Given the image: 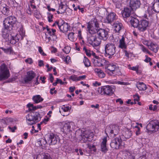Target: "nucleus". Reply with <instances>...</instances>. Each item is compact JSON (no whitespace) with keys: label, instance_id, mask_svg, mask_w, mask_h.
Returning a JSON list of instances; mask_svg holds the SVG:
<instances>
[{"label":"nucleus","instance_id":"nucleus-1","mask_svg":"<svg viewBox=\"0 0 159 159\" xmlns=\"http://www.w3.org/2000/svg\"><path fill=\"white\" fill-rule=\"evenodd\" d=\"M26 118L28 124L31 125L40 121L41 117L39 112H31L26 116Z\"/></svg>","mask_w":159,"mask_h":159},{"label":"nucleus","instance_id":"nucleus-2","mask_svg":"<svg viewBox=\"0 0 159 159\" xmlns=\"http://www.w3.org/2000/svg\"><path fill=\"white\" fill-rule=\"evenodd\" d=\"M115 90L114 85H106L98 89L97 91L101 95L110 96L114 93Z\"/></svg>","mask_w":159,"mask_h":159},{"label":"nucleus","instance_id":"nucleus-3","mask_svg":"<svg viewBox=\"0 0 159 159\" xmlns=\"http://www.w3.org/2000/svg\"><path fill=\"white\" fill-rule=\"evenodd\" d=\"M89 30V37L88 38V41L89 43L93 47H97L100 44L101 41L97 38L95 31L96 30H93L91 28Z\"/></svg>","mask_w":159,"mask_h":159},{"label":"nucleus","instance_id":"nucleus-4","mask_svg":"<svg viewBox=\"0 0 159 159\" xmlns=\"http://www.w3.org/2000/svg\"><path fill=\"white\" fill-rule=\"evenodd\" d=\"M9 70L7 66L3 63L0 66V81L8 79L10 76Z\"/></svg>","mask_w":159,"mask_h":159},{"label":"nucleus","instance_id":"nucleus-5","mask_svg":"<svg viewBox=\"0 0 159 159\" xmlns=\"http://www.w3.org/2000/svg\"><path fill=\"white\" fill-rule=\"evenodd\" d=\"M16 18L14 16H10L6 18L3 22L4 26L6 27H9L10 29H12L14 25L17 22Z\"/></svg>","mask_w":159,"mask_h":159},{"label":"nucleus","instance_id":"nucleus-6","mask_svg":"<svg viewBox=\"0 0 159 159\" xmlns=\"http://www.w3.org/2000/svg\"><path fill=\"white\" fill-rule=\"evenodd\" d=\"M116 48L115 45L111 43H108L105 45V52L109 56V58H111V56L115 53Z\"/></svg>","mask_w":159,"mask_h":159},{"label":"nucleus","instance_id":"nucleus-7","mask_svg":"<svg viewBox=\"0 0 159 159\" xmlns=\"http://www.w3.org/2000/svg\"><path fill=\"white\" fill-rule=\"evenodd\" d=\"M146 129L148 132L157 131L159 129V122L157 120L151 122L148 124Z\"/></svg>","mask_w":159,"mask_h":159},{"label":"nucleus","instance_id":"nucleus-8","mask_svg":"<svg viewBox=\"0 0 159 159\" xmlns=\"http://www.w3.org/2000/svg\"><path fill=\"white\" fill-rule=\"evenodd\" d=\"M119 131V126L116 125H110L107 126L105 130L106 132H107L114 136L118 134Z\"/></svg>","mask_w":159,"mask_h":159},{"label":"nucleus","instance_id":"nucleus-9","mask_svg":"<svg viewBox=\"0 0 159 159\" xmlns=\"http://www.w3.org/2000/svg\"><path fill=\"white\" fill-rule=\"evenodd\" d=\"M122 141L121 137H116L112 140L110 144V146L114 149H119L121 145Z\"/></svg>","mask_w":159,"mask_h":159},{"label":"nucleus","instance_id":"nucleus-10","mask_svg":"<svg viewBox=\"0 0 159 159\" xmlns=\"http://www.w3.org/2000/svg\"><path fill=\"white\" fill-rule=\"evenodd\" d=\"M57 25L61 31L63 32H67L70 29V26L67 23L64 22L63 24H60L58 21H56L52 25V26Z\"/></svg>","mask_w":159,"mask_h":159},{"label":"nucleus","instance_id":"nucleus-11","mask_svg":"<svg viewBox=\"0 0 159 159\" xmlns=\"http://www.w3.org/2000/svg\"><path fill=\"white\" fill-rule=\"evenodd\" d=\"M80 137L82 142L86 143L91 141L93 136L92 134H89L88 131H85L80 135Z\"/></svg>","mask_w":159,"mask_h":159},{"label":"nucleus","instance_id":"nucleus-12","mask_svg":"<svg viewBox=\"0 0 159 159\" xmlns=\"http://www.w3.org/2000/svg\"><path fill=\"white\" fill-rule=\"evenodd\" d=\"M98 36L100 39L103 40H106L108 37V32L106 30L102 29L99 28L96 32Z\"/></svg>","mask_w":159,"mask_h":159},{"label":"nucleus","instance_id":"nucleus-13","mask_svg":"<svg viewBox=\"0 0 159 159\" xmlns=\"http://www.w3.org/2000/svg\"><path fill=\"white\" fill-rule=\"evenodd\" d=\"M87 28L89 33V30L91 29V28H93V30H96L95 31V33H96L98 30H99L100 28L99 25L98 20L94 18L91 21V23H89L87 26Z\"/></svg>","mask_w":159,"mask_h":159},{"label":"nucleus","instance_id":"nucleus-14","mask_svg":"<svg viewBox=\"0 0 159 159\" xmlns=\"http://www.w3.org/2000/svg\"><path fill=\"white\" fill-rule=\"evenodd\" d=\"M148 21L146 20H143L139 21L138 28V30L140 32H144L146 30L148 26Z\"/></svg>","mask_w":159,"mask_h":159},{"label":"nucleus","instance_id":"nucleus-15","mask_svg":"<svg viewBox=\"0 0 159 159\" xmlns=\"http://www.w3.org/2000/svg\"><path fill=\"white\" fill-rule=\"evenodd\" d=\"M74 125V123L72 122H66L63 125L62 131L65 133L67 134L71 131V128Z\"/></svg>","mask_w":159,"mask_h":159},{"label":"nucleus","instance_id":"nucleus-16","mask_svg":"<svg viewBox=\"0 0 159 159\" xmlns=\"http://www.w3.org/2000/svg\"><path fill=\"white\" fill-rule=\"evenodd\" d=\"M105 66V69H107V70H106V71L108 74H109L108 71L113 74V72L117 68V66L116 64L113 63H109V62L107 61Z\"/></svg>","mask_w":159,"mask_h":159},{"label":"nucleus","instance_id":"nucleus-17","mask_svg":"<svg viewBox=\"0 0 159 159\" xmlns=\"http://www.w3.org/2000/svg\"><path fill=\"white\" fill-rule=\"evenodd\" d=\"M35 74L33 71H30L27 72V75L24 78V81L25 83H28L32 80L35 77Z\"/></svg>","mask_w":159,"mask_h":159},{"label":"nucleus","instance_id":"nucleus-18","mask_svg":"<svg viewBox=\"0 0 159 159\" xmlns=\"http://www.w3.org/2000/svg\"><path fill=\"white\" fill-rule=\"evenodd\" d=\"M141 5L140 0H130L129 7L133 10H136L139 8Z\"/></svg>","mask_w":159,"mask_h":159},{"label":"nucleus","instance_id":"nucleus-19","mask_svg":"<svg viewBox=\"0 0 159 159\" xmlns=\"http://www.w3.org/2000/svg\"><path fill=\"white\" fill-rule=\"evenodd\" d=\"M116 19V14L114 12H111L107 16L105 20V22L111 24Z\"/></svg>","mask_w":159,"mask_h":159},{"label":"nucleus","instance_id":"nucleus-20","mask_svg":"<svg viewBox=\"0 0 159 159\" xmlns=\"http://www.w3.org/2000/svg\"><path fill=\"white\" fill-rule=\"evenodd\" d=\"M133 10L129 7L124 8L122 11V14L124 18H127L129 17Z\"/></svg>","mask_w":159,"mask_h":159},{"label":"nucleus","instance_id":"nucleus-21","mask_svg":"<svg viewBox=\"0 0 159 159\" xmlns=\"http://www.w3.org/2000/svg\"><path fill=\"white\" fill-rule=\"evenodd\" d=\"M58 141V138L53 134L52 133L49 135L48 142L50 145H55Z\"/></svg>","mask_w":159,"mask_h":159},{"label":"nucleus","instance_id":"nucleus-22","mask_svg":"<svg viewBox=\"0 0 159 159\" xmlns=\"http://www.w3.org/2000/svg\"><path fill=\"white\" fill-rule=\"evenodd\" d=\"M132 135V133L131 130L130 129H125V132L123 133L121 138L122 139V140L125 141L126 139H128L130 138Z\"/></svg>","mask_w":159,"mask_h":159},{"label":"nucleus","instance_id":"nucleus-23","mask_svg":"<svg viewBox=\"0 0 159 159\" xmlns=\"http://www.w3.org/2000/svg\"><path fill=\"white\" fill-rule=\"evenodd\" d=\"M67 6L66 4L62 2H61L59 4L58 11H57L58 14H63L64 13L66 9Z\"/></svg>","mask_w":159,"mask_h":159},{"label":"nucleus","instance_id":"nucleus-24","mask_svg":"<svg viewBox=\"0 0 159 159\" xmlns=\"http://www.w3.org/2000/svg\"><path fill=\"white\" fill-rule=\"evenodd\" d=\"M107 141V138L106 137H105L102 139V142L101 143V151L104 153H106L108 151L106 146Z\"/></svg>","mask_w":159,"mask_h":159},{"label":"nucleus","instance_id":"nucleus-25","mask_svg":"<svg viewBox=\"0 0 159 159\" xmlns=\"http://www.w3.org/2000/svg\"><path fill=\"white\" fill-rule=\"evenodd\" d=\"M12 29H9V27H6L4 26V28L3 29L2 32V36L5 39H7L9 37L10 31Z\"/></svg>","mask_w":159,"mask_h":159},{"label":"nucleus","instance_id":"nucleus-26","mask_svg":"<svg viewBox=\"0 0 159 159\" xmlns=\"http://www.w3.org/2000/svg\"><path fill=\"white\" fill-rule=\"evenodd\" d=\"M129 19L132 25L134 28H138L139 23V20L132 16L130 17Z\"/></svg>","mask_w":159,"mask_h":159},{"label":"nucleus","instance_id":"nucleus-27","mask_svg":"<svg viewBox=\"0 0 159 159\" xmlns=\"http://www.w3.org/2000/svg\"><path fill=\"white\" fill-rule=\"evenodd\" d=\"M107 61L104 59H97L94 60V64L98 66L105 65Z\"/></svg>","mask_w":159,"mask_h":159},{"label":"nucleus","instance_id":"nucleus-28","mask_svg":"<svg viewBox=\"0 0 159 159\" xmlns=\"http://www.w3.org/2000/svg\"><path fill=\"white\" fill-rule=\"evenodd\" d=\"M147 46L149 49L154 52L156 53L158 51V47L156 44L151 42L149 44H147Z\"/></svg>","mask_w":159,"mask_h":159},{"label":"nucleus","instance_id":"nucleus-29","mask_svg":"<svg viewBox=\"0 0 159 159\" xmlns=\"http://www.w3.org/2000/svg\"><path fill=\"white\" fill-rule=\"evenodd\" d=\"M112 26L116 32H119L123 27L121 23H114Z\"/></svg>","mask_w":159,"mask_h":159},{"label":"nucleus","instance_id":"nucleus-30","mask_svg":"<svg viewBox=\"0 0 159 159\" xmlns=\"http://www.w3.org/2000/svg\"><path fill=\"white\" fill-rule=\"evenodd\" d=\"M47 143V142L45 139L41 138L36 142V144L38 147L44 146Z\"/></svg>","mask_w":159,"mask_h":159},{"label":"nucleus","instance_id":"nucleus-31","mask_svg":"<svg viewBox=\"0 0 159 159\" xmlns=\"http://www.w3.org/2000/svg\"><path fill=\"white\" fill-rule=\"evenodd\" d=\"M95 72L96 73L99 77L102 78L105 77V75L103 71L100 69L95 68L94 70Z\"/></svg>","mask_w":159,"mask_h":159},{"label":"nucleus","instance_id":"nucleus-32","mask_svg":"<svg viewBox=\"0 0 159 159\" xmlns=\"http://www.w3.org/2000/svg\"><path fill=\"white\" fill-rule=\"evenodd\" d=\"M136 87L140 90H144L147 89L146 85L143 82H139L136 84Z\"/></svg>","mask_w":159,"mask_h":159},{"label":"nucleus","instance_id":"nucleus-33","mask_svg":"<svg viewBox=\"0 0 159 159\" xmlns=\"http://www.w3.org/2000/svg\"><path fill=\"white\" fill-rule=\"evenodd\" d=\"M33 100L36 103H38L43 101V99L40 95H37L34 96Z\"/></svg>","mask_w":159,"mask_h":159},{"label":"nucleus","instance_id":"nucleus-34","mask_svg":"<svg viewBox=\"0 0 159 159\" xmlns=\"http://www.w3.org/2000/svg\"><path fill=\"white\" fill-rule=\"evenodd\" d=\"M126 47V45L125 42V38L124 37L122 36V38L120 40L119 47L122 49H125Z\"/></svg>","mask_w":159,"mask_h":159},{"label":"nucleus","instance_id":"nucleus-35","mask_svg":"<svg viewBox=\"0 0 159 159\" xmlns=\"http://www.w3.org/2000/svg\"><path fill=\"white\" fill-rule=\"evenodd\" d=\"M17 24L18 25H19L20 26L19 34L21 37V39H22L23 36L25 35V31L23 30V26H22L21 24L19 23H17Z\"/></svg>","mask_w":159,"mask_h":159},{"label":"nucleus","instance_id":"nucleus-36","mask_svg":"<svg viewBox=\"0 0 159 159\" xmlns=\"http://www.w3.org/2000/svg\"><path fill=\"white\" fill-rule=\"evenodd\" d=\"M152 9L156 12H159V2H156L154 3L152 6Z\"/></svg>","mask_w":159,"mask_h":159},{"label":"nucleus","instance_id":"nucleus-37","mask_svg":"<svg viewBox=\"0 0 159 159\" xmlns=\"http://www.w3.org/2000/svg\"><path fill=\"white\" fill-rule=\"evenodd\" d=\"M1 11L2 13L4 15L7 14L9 12V7L6 5L3 6Z\"/></svg>","mask_w":159,"mask_h":159},{"label":"nucleus","instance_id":"nucleus-38","mask_svg":"<svg viewBox=\"0 0 159 159\" xmlns=\"http://www.w3.org/2000/svg\"><path fill=\"white\" fill-rule=\"evenodd\" d=\"M56 30L55 29H52L51 31L50 30L48 32V34L51 36H54L55 38L53 39V40H56L57 39L56 36L55 35V32Z\"/></svg>","mask_w":159,"mask_h":159},{"label":"nucleus","instance_id":"nucleus-39","mask_svg":"<svg viewBox=\"0 0 159 159\" xmlns=\"http://www.w3.org/2000/svg\"><path fill=\"white\" fill-rule=\"evenodd\" d=\"M74 33L71 32V33H70L68 34V38L71 41H74L75 39L74 36Z\"/></svg>","mask_w":159,"mask_h":159},{"label":"nucleus","instance_id":"nucleus-40","mask_svg":"<svg viewBox=\"0 0 159 159\" xmlns=\"http://www.w3.org/2000/svg\"><path fill=\"white\" fill-rule=\"evenodd\" d=\"M84 63L86 67H89L90 65V62L88 58L84 57Z\"/></svg>","mask_w":159,"mask_h":159},{"label":"nucleus","instance_id":"nucleus-41","mask_svg":"<svg viewBox=\"0 0 159 159\" xmlns=\"http://www.w3.org/2000/svg\"><path fill=\"white\" fill-rule=\"evenodd\" d=\"M61 109L64 112H67L70 111L71 109V107L69 106H65V105H63Z\"/></svg>","mask_w":159,"mask_h":159},{"label":"nucleus","instance_id":"nucleus-42","mask_svg":"<svg viewBox=\"0 0 159 159\" xmlns=\"http://www.w3.org/2000/svg\"><path fill=\"white\" fill-rule=\"evenodd\" d=\"M83 49L87 56L90 57L91 56V53L90 50L87 49L85 47H84Z\"/></svg>","mask_w":159,"mask_h":159},{"label":"nucleus","instance_id":"nucleus-43","mask_svg":"<svg viewBox=\"0 0 159 159\" xmlns=\"http://www.w3.org/2000/svg\"><path fill=\"white\" fill-rule=\"evenodd\" d=\"M70 79L72 80L73 81H78V76L75 75H71L69 78Z\"/></svg>","mask_w":159,"mask_h":159},{"label":"nucleus","instance_id":"nucleus-44","mask_svg":"<svg viewBox=\"0 0 159 159\" xmlns=\"http://www.w3.org/2000/svg\"><path fill=\"white\" fill-rule=\"evenodd\" d=\"M18 42L17 40L15 39V38L14 36H11V39L10 40V43L12 44H15L16 42Z\"/></svg>","mask_w":159,"mask_h":159},{"label":"nucleus","instance_id":"nucleus-45","mask_svg":"<svg viewBox=\"0 0 159 159\" xmlns=\"http://www.w3.org/2000/svg\"><path fill=\"white\" fill-rule=\"evenodd\" d=\"M157 109V106L156 105H153L152 104H151L149 106V109L150 110L155 111Z\"/></svg>","mask_w":159,"mask_h":159},{"label":"nucleus","instance_id":"nucleus-46","mask_svg":"<svg viewBox=\"0 0 159 159\" xmlns=\"http://www.w3.org/2000/svg\"><path fill=\"white\" fill-rule=\"evenodd\" d=\"M47 14L48 15V21L49 22L52 21V19L53 18V15L49 12H48Z\"/></svg>","mask_w":159,"mask_h":159},{"label":"nucleus","instance_id":"nucleus-47","mask_svg":"<svg viewBox=\"0 0 159 159\" xmlns=\"http://www.w3.org/2000/svg\"><path fill=\"white\" fill-rule=\"evenodd\" d=\"M70 50V48L69 46L65 47L63 50V51L66 54L69 53Z\"/></svg>","mask_w":159,"mask_h":159},{"label":"nucleus","instance_id":"nucleus-48","mask_svg":"<svg viewBox=\"0 0 159 159\" xmlns=\"http://www.w3.org/2000/svg\"><path fill=\"white\" fill-rule=\"evenodd\" d=\"M27 106L29 108L30 111H32L33 110L34 105L33 104L30 103L27 105Z\"/></svg>","mask_w":159,"mask_h":159},{"label":"nucleus","instance_id":"nucleus-49","mask_svg":"<svg viewBox=\"0 0 159 159\" xmlns=\"http://www.w3.org/2000/svg\"><path fill=\"white\" fill-rule=\"evenodd\" d=\"M0 49H2L5 52L7 53L9 52H11V48H8L5 49L2 47H1Z\"/></svg>","mask_w":159,"mask_h":159},{"label":"nucleus","instance_id":"nucleus-50","mask_svg":"<svg viewBox=\"0 0 159 159\" xmlns=\"http://www.w3.org/2000/svg\"><path fill=\"white\" fill-rule=\"evenodd\" d=\"M39 53L43 56H45L46 55V54L43 52V50H42L41 47H39Z\"/></svg>","mask_w":159,"mask_h":159},{"label":"nucleus","instance_id":"nucleus-51","mask_svg":"<svg viewBox=\"0 0 159 159\" xmlns=\"http://www.w3.org/2000/svg\"><path fill=\"white\" fill-rule=\"evenodd\" d=\"M86 76L85 75H81L79 76H78V81L81 80L85 79L86 78Z\"/></svg>","mask_w":159,"mask_h":159},{"label":"nucleus","instance_id":"nucleus-52","mask_svg":"<svg viewBox=\"0 0 159 159\" xmlns=\"http://www.w3.org/2000/svg\"><path fill=\"white\" fill-rule=\"evenodd\" d=\"M133 96L135 101H136L137 102H138L139 101V95L138 94L134 95Z\"/></svg>","mask_w":159,"mask_h":159},{"label":"nucleus","instance_id":"nucleus-53","mask_svg":"<svg viewBox=\"0 0 159 159\" xmlns=\"http://www.w3.org/2000/svg\"><path fill=\"white\" fill-rule=\"evenodd\" d=\"M41 159H52L49 154L44 155Z\"/></svg>","mask_w":159,"mask_h":159},{"label":"nucleus","instance_id":"nucleus-54","mask_svg":"<svg viewBox=\"0 0 159 159\" xmlns=\"http://www.w3.org/2000/svg\"><path fill=\"white\" fill-rule=\"evenodd\" d=\"M135 128H137V130H136L135 134L137 135H139V134H140V128L138 126H135L134 127Z\"/></svg>","mask_w":159,"mask_h":159},{"label":"nucleus","instance_id":"nucleus-55","mask_svg":"<svg viewBox=\"0 0 159 159\" xmlns=\"http://www.w3.org/2000/svg\"><path fill=\"white\" fill-rule=\"evenodd\" d=\"M25 62L29 64H31L33 62V60L31 58H28L25 60Z\"/></svg>","mask_w":159,"mask_h":159},{"label":"nucleus","instance_id":"nucleus-56","mask_svg":"<svg viewBox=\"0 0 159 159\" xmlns=\"http://www.w3.org/2000/svg\"><path fill=\"white\" fill-rule=\"evenodd\" d=\"M116 6V8H120L121 7V4L120 2H115Z\"/></svg>","mask_w":159,"mask_h":159},{"label":"nucleus","instance_id":"nucleus-57","mask_svg":"<svg viewBox=\"0 0 159 159\" xmlns=\"http://www.w3.org/2000/svg\"><path fill=\"white\" fill-rule=\"evenodd\" d=\"M129 69L132 70L136 71L137 73H138V69L137 67L135 66H133L131 67H130Z\"/></svg>","mask_w":159,"mask_h":159},{"label":"nucleus","instance_id":"nucleus-58","mask_svg":"<svg viewBox=\"0 0 159 159\" xmlns=\"http://www.w3.org/2000/svg\"><path fill=\"white\" fill-rule=\"evenodd\" d=\"M8 127L11 130L12 132H14L15 131V130L16 129V126H14L13 128H11L10 126H8Z\"/></svg>","mask_w":159,"mask_h":159},{"label":"nucleus","instance_id":"nucleus-59","mask_svg":"<svg viewBox=\"0 0 159 159\" xmlns=\"http://www.w3.org/2000/svg\"><path fill=\"white\" fill-rule=\"evenodd\" d=\"M145 57L146 58L144 60V61L145 62H148L150 61L151 59L150 57H148V56L147 55H146Z\"/></svg>","mask_w":159,"mask_h":159},{"label":"nucleus","instance_id":"nucleus-60","mask_svg":"<svg viewBox=\"0 0 159 159\" xmlns=\"http://www.w3.org/2000/svg\"><path fill=\"white\" fill-rule=\"evenodd\" d=\"M70 60V57L68 56H67L66 57L64 61L66 62V63H68L70 62V61H69Z\"/></svg>","mask_w":159,"mask_h":159},{"label":"nucleus","instance_id":"nucleus-61","mask_svg":"<svg viewBox=\"0 0 159 159\" xmlns=\"http://www.w3.org/2000/svg\"><path fill=\"white\" fill-rule=\"evenodd\" d=\"M47 8L48 9V10L50 11H55V9L51 8L50 6L49 5L47 6Z\"/></svg>","mask_w":159,"mask_h":159},{"label":"nucleus","instance_id":"nucleus-62","mask_svg":"<svg viewBox=\"0 0 159 159\" xmlns=\"http://www.w3.org/2000/svg\"><path fill=\"white\" fill-rule=\"evenodd\" d=\"M99 106L98 104H96L95 106L93 105H92L91 107L92 108L94 107L96 109H98Z\"/></svg>","mask_w":159,"mask_h":159},{"label":"nucleus","instance_id":"nucleus-63","mask_svg":"<svg viewBox=\"0 0 159 159\" xmlns=\"http://www.w3.org/2000/svg\"><path fill=\"white\" fill-rule=\"evenodd\" d=\"M44 64L43 61L41 60H39V66L41 67Z\"/></svg>","mask_w":159,"mask_h":159},{"label":"nucleus","instance_id":"nucleus-64","mask_svg":"<svg viewBox=\"0 0 159 159\" xmlns=\"http://www.w3.org/2000/svg\"><path fill=\"white\" fill-rule=\"evenodd\" d=\"M124 52L125 53V55L128 58H129V53L126 50H124Z\"/></svg>","mask_w":159,"mask_h":159}]
</instances>
